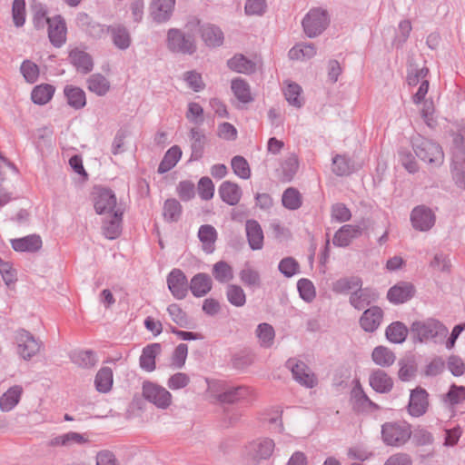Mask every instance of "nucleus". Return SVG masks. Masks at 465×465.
<instances>
[{
    "mask_svg": "<svg viewBox=\"0 0 465 465\" xmlns=\"http://www.w3.org/2000/svg\"><path fill=\"white\" fill-rule=\"evenodd\" d=\"M330 25V16L325 9L312 8L303 17L302 25L305 35L314 38L325 31Z\"/></svg>",
    "mask_w": 465,
    "mask_h": 465,
    "instance_id": "obj_1",
    "label": "nucleus"
},
{
    "mask_svg": "<svg viewBox=\"0 0 465 465\" xmlns=\"http://www.w3.org/2000/svg\"><path fill=\"white\" fill-rule=\"evenodd\" d=\"M166 45L171 52L183 54H193L197 49L194 36L177 28L168 30Z\"/></svg>",
    "mask_w": 465,
    "mask_h": 465,
    "instance_id": "obj_2",
    "label": "nucleus"
},
{
    "mask_svg": "<svg viewBox=\"0 0 465 465\" xmlns=\"http://www.w3.org/2000/svg\"><path fill=\"white\" fill-rule=\"evenodd\" d=\"M412 145L416 155L423 162L430 164H440L443 162V152L435 143L417 136L412 141Z\"/></svg>",
    "mask_w": 465,
    "mask_h": 465,
    "instance_id": "obj_3",
    "label": "nucleus"
},
{
    "mask_svg": "<svg viewBox=\"0 0 465 465\" xmlns=\"http://www.w3.org/2000/svg\"><path fill=\"white\" fill-rule=\"evenodd\" d=\"M381 436L387 445H403L411 436V426L405 421L387 422L382 425Z\"/></svg>",
    "mask_w": 465,
    "mask_h": 465,
    "instance_id": "obj_4",
    "label": "nucleus"
},
{
    "mask_svg": "<svg viewBox=\"0 0 465 465\" xmlns=\"http://www.w3.org/2000/svg\"><path fill=\"white\" fill-rule=\"evenodd\" d=\"M411 331L420 341L432 340L436 337H446L448 329L435 319L419 321L412 323Z\"/></svg>",
    "mask_w": 465,
    "mask_h": 465,
    "instance_id": "obj_5",
    "label": "nucleus"
},
{
    "mask_svg": "<svg viewBox=\"0 0 465 465\" xmlns=\"http://www.w3.org/2000/svg\"><path fill=\"white\" fill-rule=\"evenodd\" d=\"M17 353L25 361H30L41 350L43 343L31 332L21 329L16 334Z\"/></svg>",
    "mask_w": 465,
    "mask_h": 465,
    "instance_id": "obj_6",
    "label": "nucleus"
},
{
    "mask_svg": "<svg viewBox=\"0 0 465 465\" xmlns=\"http://www.w3.org/2000/svg\"><path fill=\"white\" fill-rule=\"evenodd\" d=\"M143 396L159 409L165 410L172 403V394L165 388L151 381L143 382Z\"/></svg>",
    "mask_w": 465,
    "mask_h": 465,
    "instance_id": "obj_7",
    "label": "nucleus"
},
{
    "mask_svg": "<svg viewBox=\"0 0 465 465\" xmlns=\"http://www.w3.org/2000/svg\"><path fill=\"white\" fill-rule=\"evenodd\" d=\"M285 366L290 369L293 379L301 385L313 388L317 384L316 376L302 361L291 358L286 361Z\"/></svg>",
    "mask_w": 465,
    "mask_h": 465,
    "instance_id": "obj_8",
    "label": "nucleus"
},
{
    "mask_svg": "<svg viewBox=\"0 0 465 465\" xmlns=\"http://www.w3.org/2000/svg\"><path fill=\"white\" fill-rule=\"evenodd\" d=\"M175 0H151L149 16L156 24L168 22L173 16Z\"/></svg>",
    "mask_w": 465,
    "mask_h": 465,
    "instance_id": "obj_9",
    "label": "nucleus"
},
{
    "mask_svg": "<svg viewBox=\"0 0 465 465\" xmlns=\"http://www.w3.org/2000/svg\"><path fill=\"white\" fill-rule=\"evenodd\" d=\"M167 285L175 299L183 300L188 293L190 284L184 272L175 268L167 275Z\"/></svg>",
    "mask_w": 465,
    "mask_h": 465,
    "instance_id": "obj_10",
    "label": "nucleus"
},
{
    "mask_svg": "<svg viewBox=\"0 0 465 465\" xmlns=\"http://www.w3.org/2000/svg\"><path fill=\"white\" fill-rule=\"evenodd\" d=\"M48 38L54 47H61L66 42L67 27L64 18L56 15L50 18Z\"/></svg>",
    "mask_w": 465,
    "mask_h": 465,
    "instance_id": "obj_11",
    "label": "nucleus"
},
{
    "mask_svg": "<svg viewBox=\"0 0 465 465\" xmlns=\"http://www.w3.org/2000/svg\"><path fill=\"white\" fill-rule=\"evenodd\" d=\"M274 441L269 438L257 439L249 443L246 447L247 453L253 460H266L269 459L274 450Z\"/></svg>",
    "mask_w": 465,
    "mask_h": 465,
    "instance_id": "obj_12",
    "label": "nucleus"
},
{
    "mask_svg": "<svg viewBox=\"0 0 465 465\" xmlns=\"http://www.w3.org/2000/svg\"><path fill=\"white\" fill-rule=\"evenodd\" d=\"M411 221L415 229L428 231L434 225L435 216L425 206H418L412 210Z\"/></svg>",
    "mask_w": 465,
    "mask_h": 465,
    "instance_id": "obj_13",
    "label": "nucleus"
},
{
    "mask_svg": "<svg viewBox=\"0 0 465 465\" xmlns=\"http://www.w3.org/2000/svg\"><path fill=\"white\" fill-rule=\"evenodd\" d=\"M428 406L429 401L427 391L421 388L412 390L408 406L410 414L411 416L420 417L426 412Z\"/></svg>",
    "mask_w": 465,
    "mask_h": 465,
    "instance_id": "obj_14",
    "label": "nucleus"
},
{
    "mask_svg": "<svg viewBox=\"0 0 465 465\" xmlns=\"http://www.w3.org/2000/svg\"><path fill=\"white\" fill-rule=\"evenodd\" d=\"M68 59L75 67L76 71L86 74L94 68V61L92 56L84 50L74 48L69 52Z\"/></svg>",
    "mask_w": 465,
    "mask_h": 465,
    "instance_id": "obj_15",
    "label": "nucleus"
},
{
    "mask_svg": "<svg viewBox=\"0 0 465 465\" xmlns=\"http://www.w3.org/2000/svg\"><path fill=\"white\" fill-rule=\"evenodd\" d=\"M116 206V196L114 193L107 188L98 191L94 198V209L98 214L114 212Z\"/></svg>",
    "mask_w": 465,
    "mask_h": 465,
    "instance_id": "obj_16",
    "label": "nucleus"
},
{
    "mask_svg": "<svg viewBox=\"0 0 465 465\" xmlns=\"http://www.w3.org/2000/svg\"><path fill=\"white\" fill-rule=\"evenodd\" d=\"M189 138L191 141L190 161H198L203 155L207 136L202 130L193 127L189 132Z\"/></svg>",
    "mask_w": 465,
    "mask_h": 465,
    "instance_id": "obj_17",
    "label": "nucleus"
},
{
    "mask_svg": "<svg viewBox=\"0 0 465 465\" xmlns=\"http://www.w3.org/2000/svg\"><path fill=\"white\" fill-rule=\"evenodd\" d=\"M415 292L413 285L410 282H400L392 286L387 293L388 300L395 304L409 301Z\"/></svg>",
    "mask_w": 465,
    "mask_h": 465,
    "instance_id": "obj_18",
    "label": "nucleus"
},
{
    "mask_svg": "<svg viewBox=\"0 0 465 465\" xmlns=\"http://www.w3.org/2000/svg\"><path fill=\"white\" fill-rule=\"evenodd\" d=\"M362 229L359 225L345 224L341 226L333 236V244L339 247L348 246L351 241L361 234Z\"/></svg>",
    "mask_w": 465,
    "mask_h": 465,
    "instance_id": "obj_19",
    "label": "nucleus"
},
{
    "mask_svg": "<svg viewBox=\"0 0 465 465\" xmlns=\"http://www.w3.org/2000/svg\"><path fill=\"white\" fill-rule=\"evenodd\" d=\"M201 37L208 47H218L223 44L224 35L221 28L215 25L206 24L201 26Z\"/></svg>",
    "mask_w": 465,
    "mask_h": 465,
    "instance_id": "obj_20",
    "label": "nucleus"
},
{
    "mask_svg": "<svg viewBox=\"0 0 465 465\" xmlns=\"http://www.w3.org/2000/svg\"><path fill=\"white\" fill-rule=\"evenodd\" d=\"M42 239L37 234L11 240L12 248L15 252H35L42 248Z\"/></svg>",
    "mask_w": 465,
    "mask_h": 465,
    "instance_id": "obj_21",
    "label": "nucleus"
},
{
    "mask_svg": "<svg viewBox=\"0 0 465 465\" xmlns=\"http://www.w3.org/2000/svg\"><path fill=\"white\" fill-rule=\"evenodd\" d=\"M106 33H110L114 45L120 50H126L132 43L128 29L123 25H108Z\"/></svg>",
    "mask_w": 465,
    "mask_h": 465,
    "instance_id": "obj_22",
    "label": "nucleus"
},
{
    "mask_svg": "<svg viewBox=\"0 0 465 465\" xmlns=\"http://www.w3.org/2000/svg\"><path fill=\"white\" fill-rule=\"evenodd\" d=\"M246 236L252 250H261L263 246V232L255 220H247L245 223Z\"/></svg>",
    "mask_w": 465,
    "mask_h": 465,
    "instance_id": "obj_23",
    "label": "nucleus"
},
{
    "mask_svg": "<svg viewBox=\"0 0 465 465\" xmlns=\"http://www.w3.org/2000/svg\"><path fill=\"white\" fill-rule=\"evenodd\" d=\"M218 193L223 202L229 205H236L242 198V192L238 184L224 181L221 183Z\"/></svg>",
    "mask_w": 465,
    "mask_h": 465,
    "instance_id": "obj_24",
    "label": "nucleus"
},
{
    "mask_svg": "<svg viewBox=\"0 0 465 465\" xmlns=\"http://www.w3.org/2000/svg\"><path fill=\"white\" fill-rule=\"evenodd\" d=\"M64 94L69 106L74 110H80L86 105V95L84 91L74 85H65Z\"/></svg>",
    "mask_w": 465,
    "mask_h": 465,
    "instance_id": "obj_25",
    "label": "nucleus"
},
{
    "mask_svg": "<svg viewBox=\"0 0 465 465\" xmlns=\"http://www.w3.org/2000/svg\"><path fill=\"white\" fill-rule=\"evenodd\" d=\"M160 343H151L143 349L139 359L140 367L146 371L155 370V358L161 352Z\"/></svg>",
    "mask_w": 465,
    "mask_h": 465,
    "instance_id": "obj_26",
    "label": "nucleus"
},
{
    "mask_svg": "<svg viewBox=\"0 0 465 465\" xmlns=\"http://www.w3.org/2000/svg\"><path fill=\"white\" fill-rule=\"evenodd\" d=\"M189 289L195 297L204 296L212 289L211 277L203 272L195 274L190 282Z\"/></svg>",
    "mask_w": 465,
    "mask_h": 465,
    "instance_id": "obj_27",
    "label": "nucleus"
},
{
    "mask_svg": "<svg viewBox=\"0 0 465 465\" xmlns=\"http://www.w3.org/2000/svg\"><path fill=\"white\" fill-rule=\"evenodd\" d=\"M227 65L231 70L240 74H251L256 71V64L242 54L229 59Z\"/></svg>",
    "mask_w": 465,
    "mask_h": 465,
    "instance_id": "obj_28",
    "label": "nucleus"
},
{
    "mask_svg": "<svg viewBox=\"0 0 465 465\" xmlns=\"http://www.w3.org/2000/svg\"><path fill=\"white\" fill-rule=\"evenodd\" d=\"M89 440L83 435L78 432L69 431L67 433L58 435L51 439L48 442V446L50 447H57L64 446L69 447L73 444L84 445L87 443Z\"/></svg>",
    "mask_w": 465,
    "mask_h": 465,
    "instance_id": "obj_29",
    "label": "nucleus"
},
{
    "mask_svg": "<svg viewBox=\"0 0 465 465\" xmlns=\"http://www.w3.org/2000/svg\"><path fill=\"white\" fill-rule=\"evenodd\" d=\"M122 216V212L114 211L108 220H104L102 228L106 238L114 240L121 234Z\"/></svg>",
    "mask_w": 465,
    "mask_h": 465,
    "instance_id": "obj_30",
    "label": "nucleus"
},
{
    "mask_svg": "<svg viewBox=\"0 0 465 465\" xmlns=\"http://www.w3.org/2000/svg\"><path fill=\"white\" fill-rule=\"evenodd\" d=\"M251 390L246 386L232 387L219 394L218 399L221 402L234 403L242 400H248L251 396Z\"/></svg>",
    "mask_w": 465,
    "mask_h": 465,
    "instance_id": "obj_31",
    "label": "nucleus"
},
{
    "mask_svg": "<svg viewBox=\"0 0 465 465\" xmlns=\"http://www.w3.org/2000/svg\"><path fill=\"white\" fill-rule=\"evenodd\" d=\"M22 392L23 389L19 385H15L8 389L0 397L1 411L5 412L12 411L18 404L21 399Z\"/></svg>",
    "mask_w": 465,
    "mask_h": 465,
    "instance_id": "obj_32",
    "label": "nucleus"
},
{
    "mask_svg": "<svg viewBox=\"0 0 465 465\" xmlns=\"http://www.w3.org/2000/svg\"><path fill=\"white\" fill-rule=\"evenodd\" d=\"M32 21L36 30H43L49 24L50 18L47 16V6L40 2H34L31 5Z\"/></svg>",
    "mask_w": 465,
    "mask_h": 465,
    "instance_id": "obj_33",
    "label": "nucleus"
},
{
    "mask_svg": "<svg viewBox=\"0 0 465 465\" xmlns=\"http://www.w3.org/2000/svg\"><path fill=\"white\" fill-rule=\"evenodd\" d=\"M182 157V150L178 145H173L167 150L161 163H159L157 172L161 174L172 170Z\"/></svg>",
    "mask_w": 465,
    "mask_h": 465,
    "instance_id": "obj_34",
    "label": "nucleus"
},
{
    "mask_svg": "<svg viewBox=\"0 0 465 465\" xmlns=\"http://www.w3.org/2000/svg\"><path fill=\"white\" fill-rule=\"evenodd\" d=\"M198 238L203 243V249L207 253L214 250V242L217 240V232L213 225L204 224L199 228Z\"/></svg>",
    "mask_w": 465,
    "mask_h": 465,
    "instance_id": "obj_35",
    "label": "nucleus"
},
{
    "mask_svg": "<svg viewBox=\"0 0 465 465\" xmlns=\"http://www.w3.org/2000/svg\"><path fill=\"white\" fill-rule=\"evenodd\" d=\"M361 280L357 276L343 277L332 283V291L336 293L346 294L361 289Z\"/></svg>",
    "mask_w": 465,
    "mask_h": 465,
    "instance_id": "obj_36",
    "label": "nucleus"
},
{
    "mask_svg": "<svg viewBox=\"0 0 465 465\" xmlns=\"http://www.w3.org/2000/svg\"><path fill=\"white\" fill-rule=\"evenodd\" d=\"M87 89L98 96L105 95L110 90V82L101 74H94L86 80Z\"/></svg>",
    "mask_w": 465,
    "mask_h": 465,
    "instance_id": "obj_37",
    "label": "nucleus"
},
{
    "mask_svg": "<svg viewBox=\"0 0 465 465\" xmlns=\"http://www.w3.org/2000/svg\"><path fill=\"white\" fill-rule=\"evenodd\" d=\"M355 171L353 161L345 154H336L332 158V172L338 176L349 175Z\"/></svg>",
    "mask_w": 465,
    "mask_h": 465,
    "instance_id": "obj_38",
    "label": "nucleus"
},
{
    "mask_svg": "<svg viewBox=\"0 0 465 465\" xmlns=\"http://www.w3.org/2000/svg\"><path fill=\"white\" fill-rule=\"evenodd\" d=\"M54 91L55 88L49 84L36 85L31 93V99L35 104L44 105L52 99Z\"/></svg>",
    "mask_w": 465,
    "mask_h": 465,
    "instance_id": "obj_39",
    "label": "nucleus"
},
{
    "mask_svg": "<svg viewBox=\"0 0 465 465\" xmlns=\"http://www.w3.org/2000/svg\"><path fill=\"white\" fill-rule=\"evenodd\" d=\"M94 385L99 392H108L113 385V371L109 367L101 368L96 373Z\"/></svg>",
    "mask_w": 465,
    "mask_h": 465,
    "instance_id": "obj_40",
    "label": "nucleus"
},
{
    "mask_svg": "<svg viewBox=\"0 0 465 465\" xmlns=\"http://www.w3.org/2000/svg\"><path fill=\"white\" fill-rule=\"evenodd\" d=\"M282 203L288 210H298L302 205V196L298 189L289 187L282 193Z\"/></svg>",
    "mask_w": 465,
    "mask_h": 465,
    "instance_id": "obj_41",
    "label": "nucleus"
},
{
    "mask_svg": "<svg viewBox=\"0 0 465 465\" xmlns=\"http://www.w3.org/2000/svg\"><path fill=\"white\" fill-rule=\"evenodd\" d=\"M183 207L176 199H167L163 204V218L168 223L178 222L181 218Z\"/></svg>",
    "mask_w": 465,
    "mask_h": 465,
    "instance_id": "obj_42",
    "label": "nucleus"
},
{
    "mask_svg": "<svg viewBox=\"0 0 465 465\" xmlns=\"http://www.w3.org/2000/svg\"><path fill=\"white\" fill-rule=\"evenodd\" d=\"M71 360L79 367L86 369L94 367L98 361L94 351L91 350L74 352L71 355Z\"/></svg>",
    "mask_w": 465,
    "mask_h": 465,
    "instance_id": "obj_43",
    "label": "nucleus"
},
{
    "mask_svg": "<svg viewBox=\"0 0 465 465\" xmlns=\"http://www.w3.org/2000/svg\"><path fill=\"white\" fill-rule=\"evenodd\" d=\"M351 400L353 401V408L358 411H364L367 406L376 407V404L365 394L359 381L351 391Z\"/></svg>",
    "mask_w": 465,
    "mask_h": 465,
    "instance_id": "obj_44",
    "label": "nucleus"
},
{
    "mask_svg": "<svg viewBox=\"0 0 465 465\" xmlns=\"http://www.w3.org/2000/svg\"><path fill=\"white\" fill-rule=\"evenodd\" d=\"M385 334L390 341L401 343L408 335V329L402 322H395L388 326Z\"/></svg>",
    "mask_w": 465,
    "mask_h": 465,
    "instance_id": "obj_45",
    "label": "nucleus"
},
{
    "mask_svg": "<svg viewBox=\"0 0 465 465\" xmlns=\"http://www.w3.org/2000/svg\"><path fill=\"white\" fill-rule=\"evenodd\" d=\"M231 87L236 98L242 103L247 104L252 101L250 86L243 79L236 78L232 80Z\"/></svg>",
    "mask_w": 465,
    "mask_h": 465,
    "instance_id": "obj_46",
    "label": "nucleus"
},
{
    "mask_svg": "<svg viewBox=\"0 0 465 465\" xmlns=\"http://www.w3.org/2000/svg\"><path fill=\"white\" fill-rule=\"evenodd\" d=\"M213 275L217 282L224 283L232 280L233 271L226 262L219 261L213 267Z\"/></svg>",
    "mask_w": 465,
    "mask_h": 465,
    "instance_id": "obj_47",
    "label": "nucleus"
},
{
    "mask_svg": "<svg viewBox=\"0 0 465 465\" xmlns=\"http://www.w3.org/2000/svg\"><path fill=\"white\" fill-rule=\"evenodd\" d=\"M228 302L235 307H242L246 303V295L243 289L236 284H228L226 287Z\"/></svg>",
    "mask_w": 465,
    "mask_h": 465,
    "instance_id": "obj_48",
    "label": "nucleus"
},
{
    "mask_svg": "<svg viewBox=\"0 0 465 465\" xmlns=\"http://www.w3.org/2000/svg\"><path fill=\"white\" fill-rule=\"evenodd\" d=\"M239 277L241 282L247 287L259 288L261 286L260 273L249 265H246L240 271Z\"/></svg>",
    "mask_w": 465,
    "mask_h": 465,
    "instance_id": "obj_49",
    "label": "nucleus"
},
{
    "mask_svg": "<svg viewBox=\"0 0 465 465\" xmlns=\"http://www.w3.org/2000/svg\"><path fill=\"white\" fill-rule=\"evenodd\" d=\"M361 326L366 331H373L378 328V306L364 311L360 320Z\"/></svg>",
    "mask_w": 465,
    "mask_h": 465,
    "instance_id": "obj_50",
    "label": "nucleus"
},
{
    "mask_svg": "<svg viewBox=\"0 0 465 465\" xmlns=\"http://www.w3.org/2000/svg\"><path fill=\"white\" fill-rule=\"evenodd\" d=\"M256 332L262 347L270 348L272 345L275 331L272 325L265 322L260 323Z\"/></svg>",
    "mask_w": 465,
    "mask_h": 465,
    "instance_id": "obj_51",
    "label": "nucleus"
},
{
    "mask_svg": "<svg viewBox=\"0 0 465 465\" xmlns=\"http://www.w3.org/2000/svg\"><path fill=\"white\" fill-rule=\"evenodd\" d=\"M167 312L172 320L182 328L190 327V320L186 312L176 303H172L167 307Z\"/></svg>",
    "mask_w": 465,
    "mask_h": 465,
    "instance_id": "obj_52",
    "label": "nucleus"
},
{
    "mask_svg": "<svg viewBox=\"0 0 465 465\" xmlns=\"http://www.w3.org/2000/svg\"><path fill=\"white\" fill-rule=\"evenodd\" d=\"M301 93L302 87L298 84L292 83L289 84L284 90V96L291 105L300 108L303 104L301 98Z\"/></svg>",
    "mask_w": 465,
    "mask_h": 465,
    "instance_id": "obj_53",
    "label": "nucleus"
},
{
    "mask_svg": "<svg viewBox=\"0 0 465 465\" xmlns=\"http://www.w3.org/2000/svg\"><path fill=\"white\" fill-rule=\"evenodd\" d=\"M232 168L234 173L242 179H248L251 176V169L246 159L236 155L232 159Z\"/></svg>",
    "mask_w": 465,
    "mask_h": 465,
    "instance_id": "obj_54",
    "label": "nucleus"
},
{
    "mask_svg": "<svg viewBox=\"0 0 465 465\" xmlns=\"http://www.w3.org/2000/svg\"><path fill=\"white\" fill-rule=\"evenodd\" d=\"M299 167V162L295 155H291L282 163V181L290 182L294 177Z\"/></svg>",
    "mask_w": 465,
    "mask_h": 465,
    "instance_id": "obj_55",
    "label": "nucleus"
},
{
    "mask_svg": "<svg viewBox=\"0 0 465 465\" xmlns=\"http://www.w3.org/2000/svg\"><path fill=\"white\" fill-rule=\"evenodd\" d=\"M297 289L301 298L307 302H312L316 296L315 287L308 279H300L297 282Z\"/></svg>",
    "mask_w": 465,
    "mask_h": 465,
    "instance_id": "obj_56",
    "label": "nucleus"
},
{
    "mask_svg": "<svg viewBox=\"0 0 465 465\" xmlns=\"http://www.w3.org/2000/svg\"><path fill=\"white\" fill-rule=\"evenodd\" d=\"M12 18L16 27L25 23V0H14L12 4Z\"/></svg>",
    "mask_w": 465,
    "mask_h": 465,
    "instance_id": "obj_57",
    "label": "nucleus"
},
{
    "mask_svg": "<svg viewBox=\"0 0 465 465\" xmlns=\"http://www.w3.org/2000/svg\"><path fill=\"white\" fill-rule=\"evenodd\" d=\"M350 302L354 308L363 310L371 302L369 291L361 288L355 291L350 297Z\"/></svg>",
    "mask_w": 465,
    "mask_h": 465,
    "instance_id": "obj_58",
    "label": "nucleus"
},
{
    "mask_svg": "<svg viewBox=\"0 0 465 465\" xmlns=\"http://www.w3.org/2000/svg\"><path fill=\"white\" fill-rule=\"evenodd\" d=\"M20 71L26 82L34 84L37 81L39 76V68L34 62L25 60L21 64Z\"/></svg>",
    "mask_w": 465,
    "mask_h": 465,
    "instance_id": "obj_59",
    "label": "nucleus"
},
{
    "mask_svg": "<svg viewBox=\"0 0 465 465\" xmlns=\"http://www.w3.org/2000/svg\"><path fill=\"white\" fill-rule=\"evenodd\" d=\"M197 190L200 198L208 201L213 197L214 184L209 177L203 176L198 182Z\"/></svg>",
    "mask_w": 465,
    "mask_h": 465,
    "instance_id": "obj_60",
    "label": "nucleus"
},
{
    "mask_svg": "<svg viewBox=\"0 0 465 465\" xmlns=\"http://www.w3.org/2000/svg\"><path fill=\"white\" fill-rule=\"evenodd\" d=\"M279 271L287 278L292 277L299 272L300 265L292 257H285L279 262Z\"/></svg>",
    "mask_w": 465,
    "mask_h": 465,
    "instance_id": "obj_61",
    "label": "nucleus"
},
{
    "mask_svg": "<svg viewBox=\"0 0 465 465\" xmlns=\"http://www.w3.org/2000/svg\"><path fill=\"white\" fill-rule=\"evenodd\" d=\"M185 116L189 122L195 124H202L204 121L203 108L198 103L191 102L188 104V110Z\"/></svg>",
    "mask_w": 465,
    "mask_h": 465,
    "instance_id": "obj_62",
    "label": "nucleus"
},
{
    "mask_svg": "<svg viewBox=\"0 0 465 465\" xmlns=\"http://www.w3.org/2000/svg\"><path fill=\"white\" fill-rule=\"evenodd\" d=\"M267 9L265 0H246L244 11L247 15H262Z\"/></svg>",
    "mask_w": 465,
    "mask_h": 465,
    "instance_id": "obj_63",
    "label": "nucleus"
},
{
    "mask_svg": "<svg viewBox=\"0 0 465 465\" xmlns=\"http://www.w3.org/2000/svg\"><path fill=\"white\" fill-rule=\"evenodd\" d=\"M446 401L451 404L456 405L465 401V386L451 385L448 393L446 394Z\"/></svg>",
    "mask_w": 465,
    "mask_h": 465,
    "instance_id": "obj_64",
    "label": "nucleus"
}]
</instances>
